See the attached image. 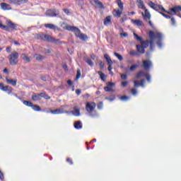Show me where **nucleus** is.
Returning a JSON list of instances; mask_svg holds the SVG:
<instances>
[{
    "instance_id": "1",
    "label": "nucleus",
    "mask_w": 181,
    "mask_h": 181,
    "mask_svg": "<svg viewBox=\"0 0 181 181\" xmlns=\"http://www.w3.org/2000/svg\"><path fill=\"white\" fill-rule=\"evenodd\" d=\"M148 37L150 38V40H148V47L150 45V49L151 52H153L155 50V47L156 46V45L155 44V40H156V44L158 45V47H162V39L163 37V35L162 34V33L158 31L153 32L152 30H150L148 32Z\"/></svg>"
},
{
    "instance_id": "2",
    "label": "nucleus",
    "mask_w": 181,
    "mask_h": 181,
    "mask_svg": "<svg viewBox=\"0 0 181 181\" xmlns=\"http://www.w3.org/2000/svg\"><path fill=\"white\" fill-rule=\"evenodd\" d=\"M68 30H71V32H74L75 33V36H76V37H79V39H81V40H83L84 42H86V40H87V39H88V37L87 35H86L84 33H81V31L80 30V29L74 27V26H69L67 28Z\"/></svg>"
},
{
    "instance_id": "3",
    "label": "nucleus",
    "mask_w": 181,
    "mask_h": 181,
    "mask_svg": "<svg viewBox=\"0 0 181 181\" xmlns=\"http://www.w3.org/2000/svg\"><path fill=\"white\" fill-rule=\"evenodd\" d=\"M97 105L94 102L87 103L86 110L88 112L90 117H97V111H95Z\"/></svg>"
},
{
    "instance_id": "4",
    "label": "nucleus",
    "mask_w": 181,
    "mask_h": 181,
    "mask_svg": "<svg viewBox=\"0 0 181 181\" xmlns=\"http://www.w3.org/2000/svg\"><path fill=\"white\" fill-rule=\"evenodd\" d=\"M6 24V25H2V21H0V29L9 32V30H16V28H18V25L15 24L11 21H7Z\"/></svg>"
},
{
    "instance_id": "5",
    "label": "nucleus",
    "mask_w": 181,
    "mask_h": 181,
    "mask_svg": "<svg viewBox=\"0 0 181 181\" xmlns=\"http://www.w3.org/2000/svg\"><path fill=\"white\" fill-rule=\"evenodd\" d=\"M18 59H19V53L16 52H12L8 56V60L10 62L11 66H16V64H18Z\"/></svg>"
},
{
    "instance_id": "6",
    "label": "nucleus",
    "mask_w": 181,
    "mask_h": 181,
    "mask_svg": "<svg viewBox=\"0 0 181 181\" xmlns=\"http://www.w3.org/2000/svg\"><path fill=\"white\" fill-rule=\"evenodd\" d=\"M148 45V40L141 41L140 45H136V49L139 54H144L145 53V49H147Z\"/></svg>"
},
{
    "instance_id": "7",
    "label": "nucleus",
    "mask_w": 181,
    "mask_h": 181,
    "mask_svg": "<svg viewBox=\"0 0 181 181\" xmlns=\"http://www.w3.org/2000/svg\"><path fill=\"white\" fill-rule=\"evenodd\" d=\"M148 6H150V8H152V9H154V11H162L163 12H166V10H165V8H163L162 5L156 4L153 1H149Z\"/></svg>"
},
{
    "instance_id": "8",
    "label": "nucleus",
    "mask_w": 181,
    "mask_h": 181,
    "mask_svg": "<svg viewBox=\"0 0 181 181\" xmlns=\"http://www.w3.org/2000/svg\"><path fill=\"white\" fill-rule=\"evenodd\" d=\"M44 41L45 42H50L51 43H59V40H56L53 37H52L47 34H45Z\"/></svg>"
},
{
    "instance_id": "9",
    "label": "nucleus",
    "mask_w": 181,
    "mask_h": 181,
    "mask_svg": "<svg viewBox=\"0 0 181 181\" xmlns=\"http://www.w3.org/2000/svg\"><path fill=\"white\" fill-rule=\"evenodd\" d=\"M45 15L46 16H50V17H53V16H57V15H59V10H52V9H49L45 12Z\"/></svg>"
},
{
    "instance_id": "10",
    "label": "nucleus",
    "mask_w": 181,
    "mask_h": 181,
    "mask_svg": "<svg viewBox=\"0 0 181 181\" xmlns=\"http://www.w3.org/2000/svg\"><path fill=\"white\" fill-rule=\"evenodd\" d=\"M1 9L3 11H11L12 7H11L10 4H8L7 3H1L0 4Z\"/></svg>"
},
{
    "instance_id": "11",
    "label": "nucleus",
    "mask_w": 181,
    "mask_h": 181,
    "mask_svg": "<svg viewBox=\"0 0 181 181\" xmlns=\"http://www.w3.org/2000/svg\"><path fill=\"white\" fill-rule=\"evenodd\" d=\"M143 67L145 70H149L150 67H152V62L150 60L143 61Z\"/></svg>"
},
{
    "instance_id": "12",
    "label": "nucleus",
    "mask_w": 181,
    "mask_h": 181,
    "mask_svg": "<svg viewBox=\"0 0 181 181\" xmlns=\"http://www.w3.org/2000/svg\"><path fill=\"white\" fill-rule=\"evenodd\" d=\"M171 12H173L175 15H177V13H180L181 12V6H175L174 8H172Z\"/></svg>"
},
{
    "instance_id": "13",
    "label": "nucleus",
    "mask_w": 181,
    "mask_h": 181,
    "mask_svg": "<svg viewBox=\"0 0 181 181\" xmlns=\"http://www.w3.org/2000/svg\"><path fill=\"white\" fill-rule=\"evenodd\" d=\"M6 81L8 84H11V86H13V87L16 86V83H17L16 80L9 79L8 78V77H6Z\"/></svg>"
},
{
    "instance_id": "14",
    "label": "nucleus",
    "mask_w": 181,
    "mask_h": 181,
    "mask_svg": "<svg viewBox=\"0 0 181 181\" xmlns=\"http://www.w3.org/2000/svg\"><path fill=\"white\" fill-rule=\"evenodd\" d=\"M112 23L111 22V16H108L105 18L104 25L105 26H107V25H111Z\"/></svg>"
},
{
    "instance_id": "15",
    "label": "nucleus",
    "mask_w": 181,
    "mask_h": 181,
    "mask_svg": "<svg viewBox=\"0 0 181 181\" xmlns=\"http://www.w3.org/2000/svg\"><path fill=\"white\" fill-rule=\"evenodd\" d=\"M122 13V11H119V9H115L112 12V14L114 16H117V18H121V14Z\"/></svg>"
},
{
    "instance_id": "16",
    "label": "nucleus",
    "mask_w": 181,
    "mask_h": 181,
    "mask_svg": "<svg viewBox=\"0 0 181 181\" xmlns=\"http://www.w3.org/2000/svg\"><path fill=\"white\" fill-rule=\"evenodd\" d=\"M94 3L95 4L97 8H100V9H104V5L101 1L98 0H94Z\"/></svg>"
},
{
    "instance_id": "17",
    "label": "nucleus",
    "mask_w": 181,
    "mask_h": 181,
    "mask_svg": "<svg viewBox=\"0 0 181 181\" xmlns=\"http://www.w3.org/2000/svg\"><path fill=\"white\" fill-rule=\"evenodd\" d=\"M45 28H48V29H52L53 30H56V29H57L56 25L50 23L45 24Z\"/></svg>"
},
{
    "instance_id": "18",
    "label": "nucleus",
    "mask_w": 181,
    "mask_h": 181,
    "mask_svg": "<svg viewBox=\"0 0 181 181\" xmlns=\"http://www.w3.org/2000/svg\"><path fill=\"white\" fill-rule=\"evenodd\" d=\"M104 57L106 62H107V64H113L112 60L111 59V57H110V55L105 54L104 55Z\"/></svg>"
},
{
    "instance_id": "19",
    "label": "nucleus",
    "mask_w": 181,
    "mask_h": 181,
    "mask_svg": "<svg viewBox=\"0 0 181 181\" xmlns=\"http://www.w3.org/2000/svg\"><path fill=\"white\" fill-rule=\"evenodd\" d=\"M12 2L16 5H21V4H26L28 0H12Z\"/></svg>"
},
{
    "instance_id": "20",
    "label": "nucleus",
    "mask_w": 181,
    "mask_h": 181,
    "mask_svg": "<svg viewBox=\"0 0 181 181\" xmlns=\"http://www.w3.org/2000/svg\"><path fill=\"white\" fill-rule=\"evenodd\" d=\"M84 61L86 62V63H87L89 66H90V67H93V66H94V63L93 62V61H91V59H90V58L85 57H84Z\"/></svg>"
},
{
    "instance_id": "21",
    "label": "nucleus",
    "mask_w": 181,
    "mask_h": 181,
    "mask_svg": "<svg viewBox=\"0 0 181 181\" xmlns=\"http://www.w3.org/2000/svg\"><path fill=\"white\" fill-rule=\"evenodd\" d=\"M132 22H133L134 25H136V26H142V25H144V22L141 20H132Z\"/></svg>"
},
{
    "instance_id": "22",
    "label": "nucleus",
    "mask_w": 181,
    "mask_h": 181,
    "mask_svg": "<svg viewBox=\"0 0 181 181\" xmlns=\"http://www.w3.org/2000/svg\"><path fill=\"white\" fill-rule=\"evenodd\" d=\"M74 128H76V129H81V128H82L81 122L80 121L75 122Z\"/></svg>"
},
{
    "instance_id": "23",
    "label": "nucleus",
    "mask_w": 181,
    "mask_h": 181,
    "mask_svg": "<svg viewBox=\"0 0 181 181\" xmlns=\"http://www.w3.org/2000/svg\"><path fill=\"white\" fill-rule=\"evenodd\" d=\"M146 74V73H145L144 71H140L136 74V78H141V77H142V76H145Z\"/></svg>"
},
{
    "instance_id": "24",
    "label": "nucleus",
    "mask_w": 181,
    "mask_h": 181,
    "mask_svg": "<svg viewBox=\"0 0 181 181\" xmlns=\"http://www.w3.org/2000/svg\"><path fill=\"white\" fill-rule=\"evenodd\" d=\"M52 114H54V115H56L57 114H63V110L62 109H56L52 110Z\"/></svg>"
},
{
    "instance_id": "25",
    "label": "nucleus",
    "mask_w": 181,
    "mask_h": 181,
    "mask_svg": "<svg viewBox=\"0 0 181 181\" xmlns=\"http://www.w3.org/2000/svg\"><path fill=\"white\" fill-rule=\"evenodd\" d=\"M137 2L139 4V8L140 9H145V5L144 4V1L142 0H137Z\"/></svg>"
},
{
    "instance_id": "26",
    "label": "nucleus",
    "mask_w": 181,
    "mask_h": 181,
    "mask_svg": "<svg viewBox=\"0 0 181 181\" xmlns=\"http://www.w3.org/2000/svg\"><path fill=\"white\" fill-rule=\"evenodd\" d=\"M34 59H35L36 60H43V59H45V57L41 54H36L34 55Z\"/></svg>"
},
{
    "instance_id": "27",
    "label": "nucleus",
    "mask_w": 181,
    "mask_h": 181,
    "mask_svg": "<svg viewBox=\"0 0 181 181\" xmlns=\"http://www.w3.org/2000/svg\"><path fill=\"white\" fill-rule=\"evenodd\" d=\"M22 57L24 62H26L27 63H29L30 62V59L29 58V57H28V55H26V54H23Z\"/></svg>"
},
{
    "instance_id": "28",
    "label": "nucleus",
    "mask_w": 181,
    "mask_h": 181,
    "mask_svg": "<svg viewBox=\"0 0 181 181\" xmlns=\"http://www.w3.org/2000/svg\"><path fill=\"white\" fill-rule=\"evenodd\" d=\"M34 111H42V108H40V106L37 105H33L31 107Z\"/></svg>"
},
{
    "instance_id": "29",
    "label": "nucleus",
    "mask_w": 181,
    "mask_h": 181,
    "mask_svg": "<svg viewBox=\"0 0 181 181\" xmlns=\"http://www.w3.org/2000/svg\"><path fill=\"white\" fill-rule=\"evenodd\" d=\"M40 93L38 95H34L32 96V100H33V101H39L40 100Z\"/></svg>"
},
{
    "instance_id": "30",
    "label": "nucleus",
    "mask_w": 181,
    "mask_h": 181,
    "mask_svg": "<svg viewBox=\"0 0 181 181\" xmlns=\"http://www.w3.org/2000/svg\"><path fill=\"white\" fill-rule=\"evenodd\" d=\"M141 15L145 21H149V19H151V14H145L142 12Z\"/></svg>"
},
{
    "instance_id": "31",
    "label": "nucleus",
    "mask_w": 181,
    "mask_h": 181,
    "mask_svg": "<svg viewBox=\"0 0 181 181\" xmlns=\"http://www.w3.org/2000/svg\"><path fill=\"white\" fill-rule=\"evenodd\" d=\"M98 74H99L101 80L105 81V74L103 73L101 71H98Z\"/></svg>"
},
{
    "instance_id": "32",
    "label": "nucleus",
    "mask_w": 181,
    "mask_h": 181,
    "mask_svg": "<svg viewBox=\"0 0 181 181\" xmlns=\"http://www.w3.org/2000/svg\"><path fill=\"white\" fill-rule=\"evenodd\" d=\"M24 105H26L27 107H32L33 105V103L29 100H23Z\"/></svg>"
},
{
    "instance_id": "33",
    "label": "nucleus",
    "mask_w": 181,
    "mask_h": 181,
    "mask_svg": "<svg viewBox=\"0 0 181 181\" xmlns=\"http://www.w3.org/2000/svg\"><path fill=\"white\" fill-rule=\"evenodd\" d=\"M114 54L116 57H117L119 62H122V60H124V57H122V55L118 54L117 52H115Z\"/></svg>"
},
{
    "instance_id": "34",
    "label": "nucleus",
    "mask_w": 181,
    "mask_h": 181,
    "mask_svg": "<svg viewBox=\"0 0 181 181\" xmlns=\"http://www.w3.org/2000/svg\"><path fill=\"white\" fill-rule=\"evenodd\" d=\"M117 4L121 11H122L124 9V4H122V1L121 0H117Z\"/></svg>"
},
{
    "instance_id": "35",
    "label": "nucleus",
    "mask_w": 181,
    "mask_h": 181,
    "mask_svg": "<svg viewBox=\"0 0 181 181\" xmlns=\"http://www.w3.org/2000/svg\"><path fill=\"white\" fill-rule=\"evenodd\" d=\"M40 97H42V98H45V100H50V97H49V95L45 93H40Z\"/></svg>"
},
{
    "instance_id": "36",
    "label": "nucleus",
    "mask_w": 181,
    "mask_h": 181,
    "mask_svg": "<svg viewBox=\"0 0 181 181\" xmlns=\"http://www.w3.org/2000/svg\"><path fill=\"white\" fill-rule=\"evenodd\" d=\"M74 115H75L76 117H80V110L74 108Z\"/></svg>"
},
{
    "instance_id": "37",
    "label": "nucleus",
    "mask_w": 181,
    "mask_h": 181,
    "mask_svg": "<svg viewBox=\"0 0 181 181\" xmlns=\"http://www.w3.org/2000/svg\"><path fill=\"white\" fill-rule=\"evenodd\" d=\"M2 91H8V94H11V93H12V89H9V86H4Z\"/></svg>"
},
{
    "instance_id": "38",
    "label": "nucleus",
    "mask_w": 181,
    "mask_h": 181,
    "mask_svg": "<svg viewBox=\"0 0 181 181\" xmlns=\"http://www.w3.org/2000/svg\"><path fill=\"white\" fill-rule=\"evenodd\" d=\"M134 38L136 39V40H138L139 42H144L142 40V37H139V35H136V33H134Z\"/></svg>"
},
{
    "instance_id": "39",
    "label": "nucleus",
    "mask_w": 181,
    "mask_h": 181,
    "mask_svg": "<svg viewBox=\"0 0 181 181\" xmlns=\"http://www.w3.org/2000/svg\"><path fill=\"white\" fill-rule=\"evenodd\" d=\"M45 35L44 33H40L37 35V39H41V40H45Z\"/></svg>"
},
{
    "instance_id": "40",
    "label": "nucleus",
    "mask_w": 181,
    "mask_h": 181,
    "mask_svg": "<svg viewBox=\"0 0 181 181\" xmlns=\"http://www.w3.org/2000/svg\"><path fill=\"white\" fill-rule=\"evenodd\" d=\"M105 90H106L107 93H110V92H112V93H115V90L110 88L109 86H106L105 87Z\"/></svg>"
},
{
    "instance_id": "41",
    "label": "nucleus",
    "mask_w": 181,
    "mask_h": 181,
    "mask_svg": "<svg viewBox=\"0 0 181 181\" xmlns=\"http://www.w3.org/2000/svg\"><path fill=\"white\" fill-rule=\"evenodd\" d=\"M119 100H121V101H128V100H129V97L123 95L119 98Z\"/></svg>"
},
{
    "instance_id": "42",
    "label": "nucleus",
    "mask_w": 181,
    "mask_h": 181,
    "mask_svg": "<svg viewBox=\"0 0 181 181\" xmlns=\"http://www.w3.org/2000/svg\"><path fill=\"white\" fill-rule=\"evenodd\" d=\"M129 54H130L131 56H138V54H139L138 51L131 50V51L129 52Z\"/></svg>"
},
{
    "instance_id": "43",
    "label": "nucleus",
    "mask_w": 181,
    "mask_h": 181,
    "mask_svg": "<svg viewBox=\"0 0 181 181\" xmlns=\"http://www.w3.org/2000/svg\"><path fill=\"white\" fill-rule=\"evenodd\" d=\"M144 77H146V78L147 81H148V83H151V75L146 73V74L144 75Z\"/></svg>"
},
{
    "instance_id": "44",
    "label": "nucleus",
    "mask_w": 181,
    "mask_h": 181,
    "mask_svg": "<svg viewBox=\"0 0 181 181\" xmlns=\"http://www.w3.org/2000/svg\"><path fill=\"white\" fill-rule=\"evenodd\" d=\"M164 18H166V19H170V16L165 14V13L159 12Z\"/></svg>"
},
{
    "instance_id": "45",
    "label": "nucleus",
    "mask_w": 181,
    "mask_h": 181,
    "mask_svg": "<svg viewBox=\"0 0 181 181\" xmlns=\"http://www.w3.org/2000/svg\"><path fill=\"white\" fill-rule=\"evenodd\" d=\"M136 67H138V64H133L132 66H130V71H134Z\"/></svg>"
},
{
    "instance_id": "46",
    "label": "nucleus",
    "mask_w": 181,
    "mask_h": 181,
    "mask_svg": "<svg viewBox=\"0 0 181 181\" xmlns=\"http://www.w3.org/2000/svg\"><path fill=\"white\" fill-rule=\"evenodd\" d=\"M104 62H103V61L100 60L99 61V66H100V68L101 69V70H103L104 69Z\"/></svg>"
},
{
    "instance_id": "47",
    "label": "nucleus",
    "mask_w": 181,
    "mask_h": 181,
    "mask_svg": "<svg viewBox=\"0 0 181 181\" xmlns=\"http://www.w3.org/2000/svg\"><path fill=\"white\" fill-rule=\"evenodd\" d=\"M121 78L122 80H127L128 78V76H127V74H121Z\"/></svg>"
},
{
    "instance_id": "48",
    "label": "nucleus",
    "mask_w": 181,
    "mask_h": 181,
    "mask_svg": "<svg viewBox=\"0 0 181 181\" xmlns=\"http://www.w3.org/2000/svg\"><path fill=\"white\" fill-rule=\"evenodd\" d=\"M134 87L136 88H138L139 87V86H141L139 81H134Z\"/></svg>"
},
{
    "instance_id": "49",
    "label": "nucleus",
    "mask_w": 181,
    "mask_h": 181,
    "mask_svg": "<svg viewBox=\"0 0 181 181\" xmlns=\"http://www.w3.org/2000/svg\"><path fill=\"white\" fill-rule=\"evenodd\" d=\"M131 93H132V94L133 95H136V94H137V91H136V89H135V88H132V90H131Z\"/></svg>"
},
{
    "instance_id": "50",
    "label": "nucleus",
    "mask_w": 181,
    "mask_h": 181,
    "mask_svg": "<svg viewBox=\"0 0 181 181\" xmlns=\"http://www.w3.org/2000/svg\"><path fill=\"white\" fill-rule=\"evenodd\" d=\"M81 76V72L80 69H78L76 73V78H79Z\"/></svg>"
},
{
    "instance_id": "51",
    "label": "nucleus",
    "mask_w": 181,
    "mask_h": 181,
    "mask_svg": "<svg viewBox=\"0 0 181 181\" xmlns=\"http://www.w3.org/2000/svg\"><path fill=\"white\" fill-rule=\"evenodd\" d=\"M98 110H103V102H100L98 104Z\"/></svg>"
},
{
    "instance_id": "52",
    "label": "nucleus",
    "mask_w": 181,
    "mask_h": 181,
    "mask_svg": "<svg viewBox=\"0 0 181 181\" xmlns=\"http://www.w3.org/2000/svg\"><path fill=\"white\" fill-rule=\"evenodd\" d=\"M114 86H115V83H112V82H108L107 84V87H114Z\"/></svg>"
},
{
    "instance_id": "53",
    "label": "nucleus",
    "mask_w": 181,
    "mask_h": 181,
    "mask_svg": "<svg viewBox=\"0 0 181 181\" xmlns=\"http://www.w3.org/2000/svg\"><path fill=\"white\" fill-rule=\"evenodd\" d=\"M144 83H145V79H141L139 84L141 87H144L145 85L144 84Z\"/></svg>"
},
{
    "instance_id": "54",
    "label": "nucleus",
    "mask_w": 181,
    "mask_h": 181,
    "mask_svg": "<svg viewBox=\"0 0 181 181\" xmlns=\"http://www.w3.org/2000/svg\"><path fill=\"white\" fill-rule=\"evenodd\" d=\"M45 112H47V114H52V109H45Z\"/></svg>"
},
{
    "instance_id": "55",
    "label": "nucleus",
    "mask_w": 181,
    "mask_h": 181,
    "mask_svg": "<svg viewBox=\"0 0 181 181\" xmlns=\"http://www.w3.org/2000/svg\"><path fill=\"white\" fill-rule=\"evenodd\" d=\"M0 179L1 180H4V179H5V177L4 176V173H2V171H1V170H0Z\"/></svg>"
},
{
    "instance_id": "56",
    "label": "nucleus",
    "mask_w": 181,
    "mask_h": 181,
    "mask_svg": "<svg viewBox=\"0 0 181 181\" xmlns=\"http://www.w3.org/2000/svg\"><path fill=\"white\" fill-rule=\"evenodd\" d=\"M109 64V66H108V68H107V70L110 71V73H112V71H111V70H112V64Z\"/></svg>"
},
{
    "instance_id": "57",
    "label": "nucleus",
    "mask_w": 181,
    "mask_h": 181,
    "mask_svg": "<svg viewBox=\"0 0 181 181\" xmlns=\"http://www.w3.org/2000/svg\"><path fill=\"white\" fill-rule=\"evenodd\" d=\"M128 86V81L122 82V87H127Z\"/></svg>"
},
{
    "instance_id": "58",
    "label": "nucleus",
    "mask_w": 181,
    "mask_h": 181,
    "mask_svg": "<svg viewBox=\"0 0 181 181\" xmlns=\"http://www.w3.org/2000/svg\"><path fill=\"white\" fill-rule=\"evenodd\" d=\"M66 162H68V163H70L71 165H73V160L70 158H66Z\"/></svg>"
},
{
    "instance_id": "59",
    "label": "nucleus",
    "mask_w": 181,
    "mask_h": 181,
    "mask_svg": "<svg viewBox=\"0 0 181 181\" xmlns=\"http://www.w3.org/2000/svg\"><path fill=\"white\" fill-rule=\"evenodd\" d=\"M171 23L173 25H176V21L175 20V18H171Z\"/></svg>"
},
{
    "instance_id": "60",
    "label": "nucleus",
    "mask_w": 181,
    "mask_h": 181,
    "mask_svg": "<svg viewBox=\"0 0 181 181\" xmlns=\"http://www.w3.org/2000/svg\"><path fill=\"white\" fill-rule=\"evenodd\" d=\"M76 94L77 95H80V94H81V90H80V89H76Z\"/></svg>"
},
{
    "instance_id": "61",
    "label": "nucleus",
    "mask_w": 181,
    "mask_h": 181,
    "mask_svg": "<svg viewBox=\"0 0 181 181\" xmlns=\"http://www.w3.org/2000/svg\"><path fill=\"white\" fill-rule=\"evenodd\" d=\"M144 11H145L144 15H151V13H149V11L146 9V7H145Z\"/></svg>"
},
{
    "instance_id": "62",
    "label": "nucleus",
    "mask_w": 181,
    "mask_h": 181,
    "mask_svg": "<svg viewBox=\"0 0 181 181\" xmlns=\"http://www.w3.org/2000/svg\"><path fill=\"white\" fill-rule=\"evenodd\" d=\"M67 84H68V86H72L73 85V81L71 80H68L67 81Z\"/></svg>"
},
{
    "instance_id": "63",
    "label": "nucleus",
    "mask_w": 181,
    "mask_h": 181,
    "mask_svg": "<svg viewBox=\"0 0 181 181\" xmlns=\"http://www.w3.org/2000/svg\"><path fill=\"white\" fill-rule=\"evenodd\" d=\"M90 58L92 60H95V54H90Z\"/></svg>"
},
{
    "instance_id": "64",
    "label": "nucleus",
    "mask_w": 181,
    "mask_h": 181,
    "mask_svg": "<svg viewBox=\"0 0 181 181\" xmlns=\"http://www.w3.org/2000/svg\"><path fill=\"white\" fill-rule=\"evenodd\" d=\"M11 47H6V52H7V53H11Z\"/></svg>"
}]
</instances>
